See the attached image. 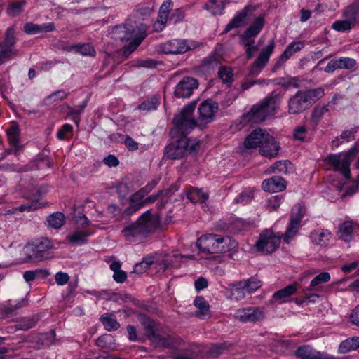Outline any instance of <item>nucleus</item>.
<instances>
[{"label": "nucleus", "instance_id": "1", "mask_svg": "<svg viewBox=\"0 0 359 359\" xmlns=\"http://www.w3.org/2000/svg\"><path fill=\"white\" fill-rule=\"evenodd\" d=\"M192 259L194 255H183L181 253L173 252L172 255L155 253L142 258V261L134 265L133 273L142 274L152 264H156L158 271H165L169 268L179 267L182 259Z\"/></svg>", "mask_w": 359, "mask_h": 359}, {"label": "nucleus", "instance_id": "42", "mask_svg": "<svg viewBox=\"0 0 359 359\" xmlns=\"http://www.w3.org/2000/svg\"><path fill=\"white\" fill-rule=\"evenodd\" d=\"M88 236L89 234L86 233L84 231H77L68 236L67 238L72 245H82L86 243Z\"/></svg>", "mask_w": 359, "mask_h": 359}, {"label": "nucleus", "instance_id": "33", "mask_svg": "<svg viewBox=\"0 0 359 359\" xmlns=\"http://www.w3.org/2000/svg\"><path fill=\"white\" fill-rule=\"evenodd\" d=\"M325 168L327 170L334 171L333 174L327 175L326 177V182L330 183L333 189L337 188L335 184L336 175L335 171L337 170V154H332L327 156L325 160Z\"/></svg>", "mask_w": 359, "mask_h": 359}, {"label": "nucleus", "instance_id": "24", "mask_svg": "<svg viewBox=\"0 0 359 359\" xmlns=\"http://www.w3.org/2000/svg\"><path fill=\"white\" fill-rule=\"evenodd\" d=\"M139 320L143 327L144 334L150 341H154L159 334V323L145 314L139 316Z\"/></svg>", "mask_w": 359, "mask_h": 359}, {"label": "nucleus", "instance_id": "7", "mask_svg": "<svg viewBox=\"0 0 359 359\" xmlns=\"http://www.w3.org/2000/svg\"><path fill=\"white\" fill-rule=\"evenodd\" d=\"M358 153H359V149L357 145H354L346 152L338 154V172H340L347 182H352V184L347 187L345 193L341 195L342 198L346 196H352L359 189V175L357 182H352L350 171V164Z\"/></svg>", "mask_w": 359, "mask_h": 359}, {"label": "nucleus", "instance_id": "40", "mask_svg": "<svg viewBox=\"0 0 359 359\" xmlns=\"http://www.w3.org/2000/svg\"><path fill=\"white\" fill-rule=\"evenodd\" d=\"M160 104V97L158 95H154L148 98L137 106V109L143 111H150L156 110Z\"/></svg>", "mask_w": 359, "mask_h": 359}, {"label": "nucleus", "instance_id": "28", "mask_svg": "<svg viewBox=\"0 0 359 359\" xmlns=\"http://www.w3.org/2000/svg\"><path fill=\"white\" fill-rule=\"evenodd\" d=\"M297 290V283H292L283 289L275 292L270 302L283 304L287 302L286 299L296 293Z\"/></svg>", "mask_w": 359, "mask_h": 359}, {"label": "nucleus", "instance_id": "23", "mask_svg": "<svg viewBox=\"0 0 359 359\" xmlns=\"http://www.w3.org/2000/svg\"><path fill=\"white\" fill-rule=\"evenodd\" d=\"M294 355L299 359H335L325 353L316 351L309 344L299 346L294 351Z\"/></svg>", "mask_w": 359, "mask_h": 359}, {"label": "nucleus", "instance_id": "43", "mask_svg": "<svg viewBox=\"0 0 359 359\" xmlns=\"http://www.w3.org/2000/svg\"><path fill=\"white\" fill-rule=\"evenodd\" d=\"M38 320V318L36 316L23 318L14 325L15 330L23 331L28 330L35 327Z\"/></svg>", "mask_w": 359, "mask_h": 359}, {"label": "nucleus", "instance_id": "32", "mask_svg": "<svg viewBox=\"0 0 359 359\" xmlns=\"http://www.w3.org/2000/svg\"><path fill=\"white\" fill-rule=\"evenodd\" d=\"M8 141L13 150L8 151V153L11 151L17 155L20 151L22 150V146L20 143L19 130L16 126H11L6 132Z\"/></svg>", "mask_w": 359, "mask_h": 359}, {"label": "nucleus", "instance_id": "25", "mask_svg": "<svg viewBox=\"0 0 359 359\" xmlns=\"http://www.w3.org/2000/svg\"><path fill=\"white\" fill-rule=\"evenodd\" d=\"M147 195L142 189L133 194L129 200L130 205L125 209L124 214L128 216L132 215L144 207V197Z\"/></svg>", "mask_w": 359, "mask_h": 359}, {"label": "nucleus", "instance_id": "13", "mask_svg": "<svg viewBox=\"0 0 359 359\" xmlns=\"http://www.w3.org/2000/svg\"><path fill=\"white\" fill-rule=\"evenodd\" d=\"M16 38L13 27H8L0 43V65L15 57L18 50L15 48Z\"/></svg>", "mask_w": 359, "mask_h": 359}, {"label": "nucleus", "instance_id": "29", "mask_svg": "<svg viewBox=\"0 0 359 359\" xmlns=\"http://www.w3.org/2000/svg\"><path fill=\"white\" fill-rule=\"evenodd\" d=\"M265 24V19L264 15L256 17L252 24L243 32L241 36V39H253V37L257 36Z\"/></svg>", "mask_w": 359, "mask_h": 359}, {"label": "nucleus", "instance_id": "2", "mask_svg": "<svg viewBox=\"0 0 359 359\" xmlns=\"http://www.w3.org/2000/svg\"><path fill=\"white\" fill-rule=\"evenodd\" d=\"M243 144L249 149L259 147V154L269 158L276 157L280 149L278 142L270 134L260 128L252 130L245 137Z\"/></svg>", "mask_w": 359, "mask_h": 359}, {"label": "nucleus", "instance_id": "55", "mask_svg": "<svg viewBox=\"0 0 359 359\" xmlns=\"http://www.w3.org/2000/svg\"><path fill=\"white\" fill-rule=\"evenodd\" d=\"M294 140L302 142H306L308 137V130L304 126H297L293 133Z\"/></svg>", "mask_w": 359, "mask_h": 359}, {"label": "nucleus", "instance_id": "18", "mask_svg": "<svg viewBox=\"0 0 359 359\" xmlns=\"http://www.w3.org/2000/svg\"><path fill=\"white\" fill-rule=\"evenodd\" d=\"M304 46L305 43L301 41L290 43L275 62L272 71L276 72L280 69L291 57L302 50Z\"/></svg>", "mask_w": 359, "mask_h": 359}, {"label": "nucleus", "instance_id": "26", "mask_svg": "<svg viewBox=\"0 0 359 359\" xmlns=\"http://www.w3.org/2000/svg\"><path fill=\"white\" fill-rule=\"evenodd\" d=\"M262 188L267 192H279L286 188L285 180L279 176H273L262 182Z\"/></svg>", "mask_w": 359, "mask_h": 359}, {"label": "nucleus", "instance_id": "51", "mask_svg": "<svg viewBox=\"0 0 359 359\" xmlns=\"http://www.w3.org/2000/svg\"><path fill=\"white\" fill-rule=\"evenodd\" d=\"M169 16L165 14L158 13L156 20L153 25V29L156 32H161L165 27Z\"/></svg>", "mask_w": 359, "mask_h": 359}, {"label": "nucleus", "instance_id": "38", "mask_svg": "<svg viewBox=\"0 0 359 359\" xmlns=\"http://www.w3.org/2000/svg\"><path fill=\"white\" fill-rule=\"evenodd\" d=\"M187 198L194 203H205L208 198V195L203 192L202 189L191 187L187 191Z\"/></svg>", "mask_w": 359, "mask_h": 359}, {"label": "nucleus", "instance_id": "58", "mask_svg": "<svg viewBox=\"0 0 359 359\" xmlns=\"http://www.w3.org/2000/svg\"><path fill=\"white\" fill-rule=\"evenodd\" d=\"M283 200V196L276 195L270 197L267 201V206L272 210H276L280 205Z\"/></svg>", "mask_w": 359, "mask_h": 359}, {"label": "nucleus", "instance_id": "31", "mask_svg": "<svg viewBox=\"0 0 359 359\" xmlns=\"http://www.w3.org/2000/svg\"><path fill=\"white\" fill-rule=\"evenodd\" d=\"M194 305L198 309L195 311V316L204 319L210 316V305L203 296H196L194 300Z\"/></svg>", "mask_w": 359, "mask_h": 359}, {"label": "nucleus", "instance_id": "45", "mask_svg": "<svg viewBox=\"0 0 359 359\" xmlns=\"http://www.w3.org/2000/svg\"><path fill=\"white\" fill-rule=\"evenodd\" d=\"M26 4L27 0L12 2L8 4L6 13L10 16H16L22 12V8Z\"/></svg>", "mask_w": 359, "mask_h": 359}, {"label": "nucleus", "instance_id": "10", "mask_svg": "<svg viewBox=\"0 0 359 359\" xmlns=\"http://www.w3.org/2000/svg\"><path fill=\"white\" fill-rule=\"evenodd\" d=\"M53 248H22L20 257L15 261V264L37 263L44 259L55 257L65 258L69 255H55L50 251Z\"/></svg>", "mask_w": 359, "mask_h": 359}, {"label": "nucleus", "instance_id": "21", "mask_svg": "<svg viewBox=\"0 0 359 359\" xmlns=\"http://www.w3.org/2000/svg\"><path fill=\"white\" fill-rule=\"evenodd\" d=\"M282 241V233L274 232L271 229H266L261 232L254 247H278Z\"/></svg>", "mask_w": 359, "mask_h": 359}, {"label": "nucleus", "instance_id": "59", "mask_svg": "<svg viewBox=\"0 0 359 359\" xmlns=\"http://www.w3.org/2000/svg\"><path fill=\"white\" fill-rule=\"evenodd\" d=\"M355 60L352 58L340 57L338 59V69H352L355 67Z\"/></svg>", "mask_w": 359, "mask_h": 359}, {"label": "nucleus", "instance_id": "14", "mask_svg": "<svg viewBox=\"0 0 359 359\" xmlns=\"http://www.w3.org/2000/svg\"><path fill=\"white\" fill-rule=\"evenodd\" d=\"M275 46L276 42L273 39L269 41L266 47L261 50L257 59L251 65L249 72L250 75L256 76L262 72L269 61L270 57L274 51Z\"/></svg>", "mask_w": 359, "mask_h": 359}, {"label": "nucleus", "instance_id": "47", "mask_svg": "<svg viewBox=\"0 0 359 359\" xmlns=\"http://www.w3.org/2000/svg\"><path fill=\"white\" fill-rule=\"evenodd\" d=\"M218 76L225 83H231L233 81V72L230 67H221L218 71Z\"/></svg>", "mask_w": 359, "mask_h": 359}, {"label": "nucleus", "instance_id": "44", "mask_svg": "<svg viewBox=\"0 0 359 359\" xmlns=\"http://www.w3.org/2000/svg\"><path fill=\"white\" fill-rule=\"evenodd\" d=\"M353 228L352 222L350 221H346L344 222L339 228L340 232V239L345 241L346 242H349L352 239V233H353Z\"/></svg>", "mask_w": 359, "mask_h": 359}, {"label": "nucleus", "instance_id": "36", "mask_svg": "<svg viewBox=\"0 0 359 359\" xmlns=\"http://www.w3.org/2000/svg\"><path fill=\"white\" fill-rule=\"evenodd\" d=\"M226 0H209L203 6V8L208 11L211 14L222 15L224 10Z\"/></svg>", "mask_w": 359, "mask_h": 359}, {"label": "nucleus", "instance_id": "4", "mask_svg": "<svg viewBox=\"0 0 359 359\" xmlns=\"http://www.w3.org/2000/svg\"><path fill=\"white\" fill-rule=\"evenodd\" d=\"M196 104V101L189 102L175 116L174 127L170 132L172 138L178 137V136L187 137L196 127L198 121L194 116Z\"/></svg>", "mask_w": 359, "mask_h": 359}, {"label": "nucleus", "instance_id": "6", "mask_svg": "<svg viewBox=\"0 0 359 359\" xmlns=\"http://www.w3.org/2000/svg\"><path fill=\"white\" fill-rule=\"evenodd\" d=\"M324 95L322 88L298 90L288 101V112L298 114L309 108Z\"/></svg>", "mask_w": 359, "mask_h": 359}, {"label": "nucleus", "instance_id": "11", "mask_svg": "<svg viewBox=\"0 0 359 359\" xmlns=\"http://www.w3.org/2000/svg\"><path fill=\"white\" fill-rule=\"evenodd\" d=\"M304 216L302 206L297 204L292 210L290 222L287 224L285 233H282V240L284 245H290L292 241L298 235L302 227Z\"/></svg>", "mask_w": 359, "mask_h": 359}, {"label": "nucleus", "instance_id": "50", "mask_svg": "<svg viewBox=\"0 0 359 359\" xmlns=\"http://www.w3.org/2000/svg\"><path fill=\"white\" fill-rule=\"evenodd\" d=\"M262 285V283L256 276H251L246 280V292L249 294L255 292Z\"/></svg>", "mask_w": 359, "mask_h": 359}, {"label": "nucleus", "instance_id": "57", "mask_svg": "<svg viewBox=\"0 0 359 359\" xmlns=\"http://www.w3.org/2000/svg\"><path fill=\"white\" fill-rule=\"evenodd\" d=\"M185 16V11L182 8L175 9L171 13L169 20L173 24H177L183 20Z\"/></svg>", "mask_w": 359, "mask_h": 359}, {"label": "nucleus", "instance_id": "53", "mask_svg": "<svg viewBox=\"0 0 359 359\" xmlns=\"http://www.w3.org/2000/svg\"><path fill=\"white\" fill-rule=\"evenodd\" d=\"M253 198L252 191H243L235 199L233 202L236 204L246 205L250 203Z\"/></svg>", "mask_w": 359, "mask_h": 359}, {"label": "nucleus", "instance_id": "30", "mask_svg": "<svg viewBox=\"0 0 359 359\" xmlns=\"http://www.w3.org/2000/svg\"><path fill=\"white\" fill-rule=\"evenodd\" d=\"M310 238L313 244L326 247L332 238L331 232L327 229H319L311 233Z\"/></svg>", "mask_w": 359, "mask_h": 359}, {"label": "nucleus", "instance_id": "16", "mask_svg": "<svg viewBox=\"0 0 359 359\" xmlns=\"http://www.w3.org/2000/svg\"><path fill=\"white\" fill-rule=\"evenodd\" d=\"M224 243L229 247H236V241L232 240L229 236H221L213 233H207L198 238L196 242V247H214L215 245Z\"/></svg>", "mask_w": 359, "mask_h": 359}, {"label": "nucleus", "instance_id": "54", "mask_svg": "<svg viewBox=\"0 0 359 359\" xmlns=\"http://www.w3.org/2000/svg\"><path fill=\"white\" fill-rule=\"evenodd\" d=\"M251 226V222L245 221L243 219L236 218L233 221L231 231L238 232L245 230Z\"/></svg>", "mask_w": 359, "mask_h": 359}, {"label": "nucleus", "instance_id": "41", "mask_svg": "<svg viewBox=\"0 0 359 359\" xmlns=\"http://www.w3.org/2000/svg\"><path fill=\"white\" fill-rule=\"evenodd\" d=\"M69 50H74L76 53L82 56L94 57L96 54L95 48L89 43H79L71 46Z\"/></svg>", "mask_w": 359, "mask_h": 359}, {"label": "nucleus", "instance_id": "3", "mask_svg": "<svg viewBox=\"0 0 359 359\" xmlns=\"http://www.w3.org/2000/svg\"><path fill=\"white\" fill-rule=\"evenodd\" d=\"M282 95L279 92L273 91L269 97L254 105L248 113L244 114V118L255 123L263 122L274 114L279 107Z\"/></svg>", "mask_w": 359, "mask_h": 359}, {"label": "nucleus", "instance_id": "39", "mask_svg": "<svg viewBox=\"0 0 359 359\" xmlns=\"http://www.w3.org/2000/svg\"><path fill=\"white\" fill-rule=\"evenodd\" d=\"M65 215L60 212H53L46 219L48 226L55 229L61 228L65 224Z\"/></svg>", "mask_w": 359, "mask_h": 359}, {"label": "nucleus", "instance_id": "52", "mask_svg": "<svg viewBox=\"0 0 359 359\" xmlns=\"http://www.w3.org/2000/svg\"><path fill=\"white\" fill-rule=\"evenodd\" d=\"M25 247H53V243L50 239L45 237H41L32 240L27 243Z\"/></svg>", "mask_w": 359, "mask_h": 359}, {"label": "nucleus", "instance_id": "49", "mask_svg": "<svg viewBox=\"0 0 359 359\" xmlns=\"http://www.w3.org/2000/svg\"><path fill=\"white\" fill-rule=\"evenodd\" d=\"M330 279V275L328 272H322L320 274L317 275L310 283L309 289L308 290H311L314 289L318 285H320L324 283H327Z\"/></svg>", "mask_w": 359, "mask_h": 359}, {"label": "nucleus", "instance_id": "17", "mask_svg": "<svg viewBox=\"0 0 359 359\" xmlns=\"http://www.w3.org/2000/svg\"><path fill=\"white\" fill-rule=\"evenodd\" d=\"M218 110V104L211 99H207L202 102L198 108V117L197 121L199 123H208L211 122Z\"/></svg>", "mask_w": 359, "mask_h": 359}, {"label": "nucleus", "instance_id": "9", "mask_svg": "<svg viewBox=\"0 0 359 359\" xmlns=\"http://www.w3.org/2000/svg\"><path fill=\"white\" fill-rule=\"evenodd\" d=\"M113 33L114 34L124 33V35L116 37V39H118L122 42L128 41L132 39L128 46L123 48V55L126 57H128L137 49L147 36L145 30L140 31L137 33L135 29L126 26H116L114 27Z\"/></svg>", "mask_w": 359, "mask_h": 359}, {"label": "nucleus", "instance_id": "8", "mask_svg": "<svg viewBox=\"0 0 359 359\" xmlns=\"http://www.w3.org/2000/svg\"><path fill=\"white\" fill-rule=\"evenodd\" d=\"M173 140L165 147L164 156L171 160L182 158L187 152L195 153L199 146V141L196 139L187 138L184 136H178L172 138Z\"/></svg>", "mask_w": 359, "mask_h": 359}, {"label": "nucleus", "instance_id": "48", "mask_svg": "<svg viewBox=\"0 0 359 359\" xmlns=\"http://www.w3.org/2000/svg\"><path fill=\"white\" fill-rule=\"evenodd\" d=\"M245 48V54L248 59H251L254 53L257 50V46L255 45L254 39H241Z\"/></svg>", "mask_w": 359, "mask_h": 359}, {"label": "nucleus", "instance_id": "20", "mask_svg": "<svg viewBox=\"0 0 359 359\" xmlns=\"http://www.w3.org/2000/svg\"><path fill=\"white\" fill-rule=\"evenodd\" d=\"M198 87V82L196 79L184 76L176 86L175 95L179 98H188Z\"/></svg>", "mask_w": 359, "mask_h": 359}, {"label": "nucleus", "instance_id": "27", "mask_svg": "<svg viewBox=\"0 0 359 359\" xmlns=\"http://www.w3.org/2000/svg\"><path fill=\"white\" fill-rule=\"evenodd\" d=\"M55 29V25L53 22H47L41 25L33 22H27L24 25V32L27 34L34 35L40 33H48Z\"/></svg>", "mask_w": 359, "mask_h": 359}, {"label": "nucleus", "instance_id": "35", "mask_svg": "<svg viewBox=\"0 0 359 359\" xmlns=\"http://www.w3.org/2000/svg\"><path fill=\"white\" fill-rule=\"evenodd\" d=\"M100 320L107 331H116L120 327V324L113 313H104L102 315L100 318Z\"/></svg>", "mask_w": 359, "mask_h": 359}, {"label": "nucleus", "instance_id": "19", "mask_svg": "<svg viewBox=\"0 0 359 359\" xmlns=\"http://www.w3.org/2000/svg\"><path fill=\"white\" fill-rule=\"evenodd\" d=\"M195 48L192 41L185 39H172L165 43L162 50L165 54H182Z\"/></svg>", "mask_w": 359, "mask_h": 359}, {"label": "nucleus", "instance_id": "46", "mask_svg": "<svg viewBox=\"0 0 359 359\" xmlns=\"http://www.w3.org/2000/svg\"><path fill=\"white\" fill-rule=\"evenodd\" d=\"M291 165L290 161L287 160H281L274 163L271 168L273 172L280 174H287L288 172V166Z\"/></svg>", "mask_w": 359, "mask_h": 359}, {"label": "nucleus", "instance_id": "62", "mask_svg": "<svg viewBox=\"0 0 359 359\" xmlns=\"http://www.w3.org/2000/svg\"><path fill=\"white\" fill-rule=\"evenodd\" d=\"M153 341L158 342L163 347L167 348H169L172 346V341L171 340L170 336H168L167 337H165L158 334Z\"/></svg>", "mask_w": 359, "mask_h": 359}, {"label": "nucleus", "instance_id": "37", "mask_svg": "<svg viewBox=\"0 0 359 359\" xmlns=\"http://www.w3.org/2000/svg\"><path fill=\"white\" fill-rule=\"evenodd\" d=\"M342 18L347 19L355 25L359 23V4H353L343 11Z\"/></svg>", "mask_w": 359, "mask_h": 359}, {"label": "nucleus", "instance_id": "60", "mask_svg": "<svg viewBox=\"0 0 359 359\" xmlns=\"http://www.w3.org/2000/svg\"><path fill=\"white\" fill-rule=\"evenodd\" d=\"M72 130L73 127L71 124L65 123L57 130L56 136L60 140H64L66 139L67 133H72Z\"/></svg>", "mask_w": 359, "mask_h": 359}, {"label": "nucleus", "instance_id": "64", "mask_svg": "<svg viewBox=\"0 0 359 359\" xmlns=\"http://www.w3.org/2000/svg\"><path fill=\"white\" fill-rule=\"evenodd\" d=\"M351 323L359 327V304L355 306L349 315Z\"/></svg>", "mask_w": 359, "mask_h": 359}, {"label": "nucleus", "instance_id": "34", "mask_svg": "<svg viewBox=\"0 0 359 359\" xmlns=\"http://www.w3.org/2000/svg\"><path fill=\"white\" fill-rule=\"evenodd\" d=\"M359 348V337H348L342 341L338 346V352L345 353Z\"/></svg>", "mask_w": 359, "mask_h": 359}, {"label": "nucleus", "instance_id": "12", "mask_svg": "<svg viewBox=\"0 0 359 359\" xmlns=\"http://www.w3.org/2000/svg\"><path fill=\"white\" fill-rule=\"evenodd\" d=\"M304 216L302 206L297 204L292 210L290 222L287 224L285 233H282V240L284 245H290L292 241L298 235L302 227Z\"/></svg>", "mask_w": 359, "mask_h": 359}, {"label": "nucleus", "instance_id": "61", "mask_svg": "<svg viewBox=\"0 0 359 359\" xmlns=\"http://www.w3.org/2000/svg\"><path fill=\"white\" fill-rule=\"evenodd\" d=\"M328 111L327 106L322 107H316L312 113L311 119L313 122L317 123L322 118L323 114Z\"/></svg>", "mask_w": 359, "mask_h": 359}, {"label": "nucleus", "instance_id": "5", "mask_svg": "<svg viewBox=\"0 0 359 359\" xmlns=\"http://www.w3.org/2000/svg\"><path fill=\"white\" fill-rule=\"evenodd\" d=\"M160 219L161 216L158 214L153 215L151 210H148L140 215L136 222L123 229L122 231L123 236L127 240L144 237L148 231L160 226Z\"/></svg>", "mask_w": 359, "mask_h": 359}, {"label": "nucleus", "instance_id": "56", "mask_svg": "<svg viewBox=\"0 0 359 359\" xmlns=\"http://www.w3.org/2000/svg\"><path fill=\"white\" fill-rule=\"evenodd\" d=\"M228 346L225 343L214 344L209 349V354L213 357H218L222 355Z\"/></svg>", "mask_w": 359, "mask_h": 359}, {"label": "nucleus", "instance_id": "15", "mask_svg": "<svg viewBox=\"0 0 359 359\" xmlns=\"http://www.w3.org/2000/svg\"><path fill=\"white\" fill-rule=\"evenodd\" d=\"M234 318L242 323H255L262 320L265 318V314L258 306H248L237 309Z\"/></svg>", "mask_w": 359, "mask_h": 359}, {"label": "nucleus", "instance_id": "22", "mask_svg": "<svg viewBox=\"0 0 359 359\" xmlns=\"http://www.w3.org/2000/svg\"><path fill=\"white\" fill-rule=\"evenodd\" d=\"M256 8L252 6H247L241 11L238 12L231 20L226 25L223 33H228L234 28H238L244 25L248 18L252 16Z\"/></svg>", "mask_w": 359, "mask_h": 359}, {"label": "nucleus", "instance_id": "63", "mask_svg": "<svg viewBox=\"0 0 359 359\" xmlns=\"http://www.w3.org/2000/svg\"><path fill=\"white\" fill-rule=\"evenodd\" d=\"M218 62L217 56L216 54H212L205 57L202 61V66L203 67H213L217 65Z\"/></svg>", "mask_w": 359, "mask_h": 359}]
</instances>
